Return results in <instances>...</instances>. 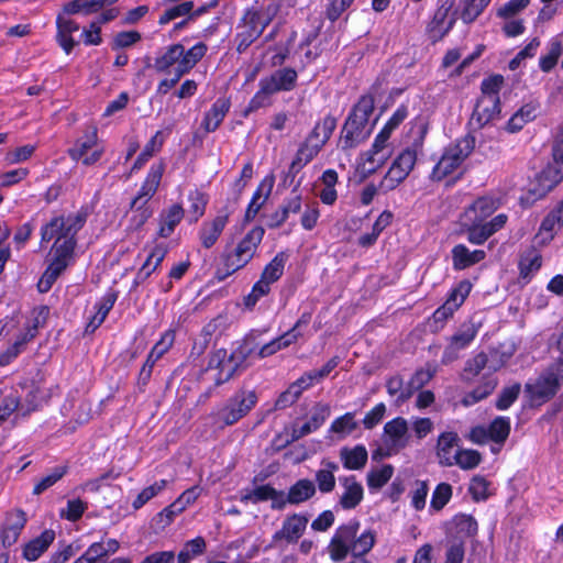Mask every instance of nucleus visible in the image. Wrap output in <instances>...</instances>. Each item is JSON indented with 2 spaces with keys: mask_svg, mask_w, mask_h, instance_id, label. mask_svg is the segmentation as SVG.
Here are the masks:
<instances>
[{
  "mask_svg": "<svg viewBox=\"0 0 563 563\" xmlns=\"http://www.w3.org/2000/svg\"><path fill=\"white\" fill-rule=\"evenodd\" d=\"M85 222L86 213L84 212H77L75 214H69L67 218H64L66 240L63 243H58L56 245V258L52 260L43 273L41 279L38 280L37 288L40 292H47L59 277V275L68 266L69 260L71 258L76 246L75 235L82 228Z\"/></svg>",
  "mask_w": 563,
  "mask_h": 563,
  "instance_id": "obj_1",
  "label": "nucleus"
},
{
  "mask_svg": "<svg viewBox=\"0 0 563 563\" xmlns=\"http://www.w3.org/2000/svg\"><path fill=\"white\" fill-rule=\"evenodd\" d=\"M207 45L202 42L197 43L189 49L180 43L166 47L165 52L155 58L153 68L157 73H169L173 68L174 75L183 77L188 74L198 62L206 55Z\"/></svg>",
  "mask_w": 563,
  "mask_h": 563,
  "instance_id": "obj_2",
  "label": "nucleus"
},
{
  "mask_svg": "<svg viewBox=\"0 0 563 563\" xmlns=\"http://www.w3.org/2000/svg\"><path fill=\"white\" fill-rule=\"evenodd\" d=\"M374 109L372 96L366 95L358 99L341 131L340 142L343 150L353 148L369 136L372 129H367V125Z\"/></svg>",
  "mask_w": 563,
  "mask_h": 563,
  "instance_id": "obj_3",
  "label": "nucleus"
},
{
  "mask_svg": "<svg viewBox=\"0 0 563 563\" xmlns=\"http://www.w3.org/2000/svg\"><path fill=\"white\" fill-rule=\"evenodd\" d=\"M253 349L244 341L231 353L225 349H219L211 353L208 363V369H216V386L229 382L236 373L245 368L244 363L252 354Z\"/></svg>",
  "mask_w": 563,
  "mask_h": 563,
  "instance_id": "obj_4",
  "label": "nucleus"
},
{
  "mask_svg": "<svg viewBox=\"0 0 563 563\" xmlns=\"http://www.w3.org/2000/svg\"><path fill=\"white\" fill-rule=\"evenodd\" d=\"M563 380V356L552 363L533 383H527V393L533 406H541L555 396Z\"/></svg>",
  "mask_w": 563,
  "mask_h": 563,
  "instance_id": "obj_5",
  "label": "nucleus"
},
{
  "mask_svg": "<svg viewBox=\"0 0 563 563\" xmlns=\"http://www.w3.org/2000/svg\"><path fill=\"white\" fill-rule=\"evenodd\" d=\"M475 147V137L471 134L459 139L454 144L446 146L431 173V179L441 181L453 174L471 155Z\"/></svg>",
  "mask_w": 563,
  "mask_h": 563,
  "instance_id": "obj_6",
  "label": "nucleus"
},
{
  "mask_svg": "<svg viewBox=\"0 0 563 563\" xmlns=\"http://www.w3.org/2000/svg\"><path fill=\"white\" fill-rule=\"evenodd\" d=\"M264 229L255 227L239 242L236 247L224 256L227 275L243 268L254 256L264 236Z\"/></svg>",
  "mask_w": 563,
  "mask_h": 563,
  "instance_id": "obj_7",
  "label": "nucleus"
},
{
  "mask_svg": "<svg viewBox=\"0 0 563 563\" xmlns=\"http://www.w3.org/2000/svg\"><path fill=\"white\" fill-rule=\"evenodd\" d=\"M272 18L258 10L249 9L238 24L235 41L238 51L244 52L271 23Z\"/></svg>",
  "mask_w": 563,
  "mask_h": 563,
  "instance_id": "obj_8",
  "label": "nucleus"
},
{
  "mask_svg": "<svg viewBox=\"0 0 563 563\" xmlns=\"http://www.w3.org/2000/svg\"><path fill=\"white\" fill-rule=\"evenodd\" d=\"M256 402L257 396L255 391L240 389L218 411V419L225 426H232L245 417Z\"/></svg>",
  "mask_w": 563,
  "mask_h": 563,
  "instance_id": "obj_9",
  "label": "nucleus"
},
{
  "mask_svg": "<svg viewBox=\"0 0 563 563\" xmlns=\"http://www.w3.org/2000/svg\"><path fill=\"white\" fill-rule=\"evenodd\" d=\"M358 528L360 522L357 520H350L346 525L336 529L328 548L333 561L341 562L347 556Z\"/></svg>",
  "mask_w": 563,
  "mask_h": 563,
  "instance_id": "obj_10",
  "label": "nucleus"
},
{
  "mask_svg": "<svg viewBox=\"0 0 563 563\" xmlns=\"http://www.w3.org/2000/svg\"><path fill=\"white\" fill-rule=\"evenodd\" d=\"M472 289V284L468 280H462L449 295L445 302L439 307L432 316L435 323L444 322L453 316L461 305L464 302Z\"/></svg>",
  "mask_w": 563,
  "mask_h": 563,
  "instance_id": "obj_11",
  "label": "nucleus"
},
{
  "mask_svg": "<svg viewBox=\"0 0 563 563\" xmlns=\"http://www.w3.org/2000/svg\"><path fill=\"white\" fill-rule=\"evenodd\" d=\"M507 222L506 214H498L488 222H478L472 220L467 229V240L473 244H483L495 232L500 230Z\"/></svg>",
  "mask_w": 563,
  "mask_h": 563,
  "instance_id": "obj_12",
  "label": "nucleus"
},
{
  "mask_svg": "<svg viewBox=\"0 0 563 563\" xmlns=\"http://www.w3.org/2000/svg\"><path fill=\"white\" fill-rule=\"evenodd\" d=\"M164 169L165 165L163 163L152 165L137 196L131 201L130 208H134L137 205L147 206V202L159 187Z\"/></svg>",
  "mask_w": 563,
  "mask_h": 563,
  "instance_id": "obj_13",
  "label": "nucleus"
},
{
  "mask_svg": "<svg viewBox=\"0 0 563 563\" xmlns=\"http://www.w3.org/2000/svg\"><path fill=\"white\" fill-rule=\"evenodd\" d=\"M500 115V100L492 99V97H479L473 114L472 121H474L478 128L499 119Z\"/></svg>",
  "mask_w": 563,
  "mask_h": 563,
  "instance_id": "obj_14",
  "label": "nucleus"
},
{
  "mask_svg": "<svg viewBox=\"0 0 563 563\" xmlns=\"http://www.w3.org/2000/svg\"><path fill=\"white\" fill-rule=\"evenodd\" d=\"M308 519L301 515H292L287 517L280 530L276 531L273 536V541L285 539L289 543H295L302 536L306 530Z\"/></svg>",
  "mask_w": 563,
  "mask_h": 563,
  "instance_id": "obj_15",
  "label": "nucleus"
},
{
  "mask_svg": "<svg viewBox=\"0 0 563 563\" xmlns=\"http://www.w3.org/2000/svg\"><path fill=\"white\" fill-rule=\"evenodd\" d=\"M322 147H323V144L319 141L310 142V141L305 140L300 144V146L295 155V158L292 159V162L289 166L287 177L294 178L296 176V174H298L305 165H307L309 162H311L318 155V153L321 151Z\"/></svg>",
  "mask_w": 563,
  "mask_h": 563,
  "instance_id": "obj_16",
  "label": "nucleus"
},
{
  "mask_svg": "<svg viewBox=\"0 0 563 563\" xmlns=\"http://www.w3.org/2000/svg\"><path fill=\"white\" fill-rule=\"evenodd\" d=\"M453 4L454 0H445L435 11L429 24V30L433 33L434 37L441 38L452 29L455 20L451 18L448 21V18Z\"/></svg>",
  "mask_w": 563,
  "mask_h": 563,
  "instance_id": "obj_17",
  "label": "nucleus"
},
{
  "mask_svg": "<svg viewBox=\"0 0 563 563\" xmlns=\"http://www.w3.org/2000/svg\"><path fill=\"white\" fill-rule=\"evenodd\" d=\"M229 219L228 212L219 213L212 221L205 222L199 236L203 247L210 249L218 241Z\"/></svg>",
  "mask_w": 563,
  "mask_h": 563,
  "instance_id": "obj_18",
  "label": "nucleus"
},
{
  "mask_svg": "<svg viewBox=\"0 0 563 563\" xmlns=\"http://www.w3.org/2000/svg\"><path fill=\"white\" fill-rule=\"evenodd\" d=\"M330 415V407L323 404H317L312 409L311 418L300 428H295L291 432V440L297 441L312 431L319 429Z\"/></svg>",
  "mask_w": 563,
  "mask_h": 563,
  "instance_id": "obj_19",
  "label": "nucleus"
},
{
  "mask_svg": "<svg viewBox=\"0 0 563 563\" xmlns=\"http://www.w3.org/2000/svg\"><path fill=\"white\" fill-rule=\"evenodd\" d=\"M261 80L267 86L266 89L273 93L282 90L288 91L296 85L297 73L292 68H283L276 70L269 77L262 78Z\"/></svg>",
  "mask_w": 563,
  "mask_h": 563,
  "instance_id": "obj_20",
  "label": "nucleus"
},
{
  "mask_svg": "<svg viewBox=\"0 0 563 563\" xmlns=\"http://www.w3.org/2000/svg\"><path fill=\"white\" fill-rule=\"evenodd\" d=\"M408 422L402 417H397L384 426V433L388 438L390 448L402 449L407 445L406 435Z\"/></svg>",
  "mask_w": 563,
  "mask_h": 563,
  "instance_id": "obj_21",
  "label": "nucleus"
},
{
  "mask_svg": "<svg viewBox=\"0 0 563 563\" xmlns=\"http://www.w3.org/2000/svg\"><path fill=\"white\" fill-rule=\"evenodd\" d=\"M230 101L224 98H219L211 107V109L206 112L203 120L201 122V126L205 129L207 133L216 131L227 113L230 110Z\"/></svg>",
  "mask_w": 563,
  "mask_h": 563,
  "instance_id": "obj_22",
  "label": "nucleus"
},
{
  "mask_svg": "<svg viewBox=\"0 0 563 563\" xmlns=\"http://www.w3.org/2000/svg\"><path fill=\"white\" fill-rule=\"evenodd\" d=\"M344 493L340 497V505L343 509L355 508L363 499V487L354 476H346L340 479Z\"/></svg>",
  "mask_w": 563,
  "mask_h": 563,
  "instance_id": "obj_23",
  "label": "nucleus"
},
{
  "mask_svg": "<svg viewBox=\"0 0 563 563\" xmlns=\"http://www.w3.org/2000/svg\"><path fill=\"white\" fill-rule=\"evenodd\" d=\"M486 256L485 251H470L465 245L457 244L452 250L453 266L455 269H465L483 261Z\"/></svg>",
  "mask_w": 563,
  "mask_h": 563,
  "instance_id": "obj_24",
  "label": "nucleus"
},
{
  "mask_svg": "<svg viewBox=\"0 0 563 563\" xmlns=\"http://www.w3.org/2000/svg\"><path fill=\"white\" fill-rule=\"evenodd\" d=\"M55 540V532L51 529L44 530L38 537L31 540L23 549V558L27 561L37 560Z\"/></svg>",
  "mask_w": 563,
  "mask_h": 563,
  "instance_id": "obj_25",
  "label": "nucleus"
},
{
  "mask_svg": "<svg viewBox=\"0 0 563 563\" xmlns=\"http://www.w3.org/2000/svg\"><path fill=\"white\" fill-rule=\"evenodd\" d=\"M486 367H488V369L492 372H496L500 368V365L498 363L492 362L486 353L481 352L465 363L463 379L467 382L472 380Z\"/></svg>",
  "mask_w": 563,
  "mask_h": 563,
  "instance_id": "obj_26",
  "label": "nucleus"
},
{
  "mask_svg": "<svg viewBox=\"0 0 563 563\" xmlns=\"http://www.w3.org/2000/svg\"><path fill=\"white\" fill-rule=\"evenodd\" d=\"M184 209L180 205L175 203L167 210L163 211L159 216L161 227L158 235L161 238H168L173 234L175 228L180 223L184 218Z\"/></svg>",
  "mask_w": 563,
  "mask_h": 563,
  "instance_id": "obj_27",
  "label": "nucleus"
},
{
  "mask_svg": "<svg viewBox=\"0 0 563 563\" xmlns=\"http://www.w3.org/2000/svg\"><path fill=\"white\" fill-rule=\"evenodd\" d=\"M497 385L498 379L495 376L485 375L482 383L463 397L462 404L466 407L477 404L487 398L496 389Z\"/></svg>",
  "mask_w": 563,
  "mask_h": 563,
  "instance_id": "obj_28",
  "label": "nucleus"
},
{
  "mask_svg": "<svg viewBox=\"0 0 563 563\" xmlns=\"http://www.w3.org/2000/svg\"><path fill=\"white\" fill-rule=\"evenodd\" d=\"M340 459L345 468L362 470L366 465L368 454L364 445H356L352 449L345 446L340 450Z\"/></svg>",
  "mask_w": 563,
  "mask_h": 563,
  "instance_id": "obj_29",
  "label": "nucleus"
},
{
  "mask_svg": "<svg viewBox=\"0 0 563 563\" xmlns=\"http://www.w3.org/2000/svg\"><path fill=\"white\" fill-rule=\"evenodd\" d=\"M321 466L322 467L316 472V483L321 493L328 494L335 487L334 473L339 470V465L332 461L322 460Z\"/></svg>",
  "mask_w": 563,
  "mask_h": 563,
  "instance_id": "obj_30",
  "label": "nucleus"
},
{
  "mask_svg": "<svg viewBox=\"0 0 563 563\" xmlns=\"http://www.w3.org/2000/svg\"><path fill=\"white\" fill-rule=\"evenodd\" d=\"M317 488L312 481L302 478L289 487L288 503L290 505L302 504L316 495Z\"/></svg>",
  "mask_w": 563,
  "mask_h": 563,
  "instance_id": "obj_31",
  "label": "nucleus"
},
{
  "mask_svg": "<svg viewBox=\"0 0 563 563\" xmlns=\"http://www.w3.org/2000/svg\"><path fill=\"white\" fill-rule=\"evenodd\" d=\"M459 435L455 432H443L439 439L437 444V454L440 460V464L445 466H452L454 454H452V450L457 445Z\"/></svg>",
  "mask_w": 563,
  "mask_h": 563,
  "instance_id": "obj_32",
  "label": "nucleus"
},
{
  "mask_svg": "<svg viewBox=\"0 0 563 563\" xmlns=\"http://www.w3.org/2000/svg\"><path fill=\"white\" fill-rule=\"evenodd\" d=\"M64 230V217L53 218L43 229H42V242H49L55 239V243L53 244L52 252L53 258H56V245L58 243H63L66 240V234Z\"/></svg>",
  "mask_w": 563,
  "mask_h": 563,
  "instance_id": "obj_33",
  "label": "nucleus"
},
{
  "mask_svg": "<svg viewBox=\"0 0 563 563\" xmlns=\"http://www.w3.org/2000/svg\"><path fill=\"white\" fill-rule=\"evenodd\" d=\"M541 265L542 256L540 252L533 246L528 247L520 256V276L525 279L529 278L533 273L540 269Z\"/></svg>",
  "mask_w": 563,
  "mask_h": 563,
  "instance_id": "obj_34",
  "label": "nucleus"
},
{
  "mask_svg": "<svg viewBox=\"0 0 563 563\" xmlns=\"http://www.w3.org/2000/svg\"><path fill=\"white\" fill-rule=\"evenodd\" d=\"M563 223V201H561L558 207L551 211L541 222L539 232L536 238H539L545 234V238L542 239V242L550 241L554 236V230L556 227Z\"/></svg>",
  "mask_w": 563,
  "mask_h": 563,
  "instance_id": "obj_35",
  "label": "nucleus"
},
{
  "mask_svg": "<svg viewBox=\"0 0 563 563\" xmlns=\"http://www.w3.org/2000/svg\"><path fill=\"white\" fill-rule=\"evenodd\" d=\"M478 331L477 325L467 321L461 324L457 331L451 336L450 349L461 350L466 347L476 336Z\"/></svg>",
  "mask_w": 563,
  "mask_h": 563,
  "instance_id": "obj_36",
  "label": "nucleus"
},
{
  "mask_svg": "<svg viewBox=\"0 0 563 563\" xmlns=\"http://www.w3.org/2000/svg\"><path fill=\"white\" fill-rule=\"evenodd\" d=\"M497 209L496 202L493 198L481 197L467 209L466 216L471 220L485 222Z\"/></svg>",
  "mask_w": 563,
  "mask_h": 563,
  "instance_id": "obj_37",
  "label": "nucleus"
},
{
  "mask_svg": "<svg viewBox=\"0 0 563 563\" xmlns=\"http://www.w3.org/2000/svg\"><path fill=\"white\" fill-rule=\"evenodd\" d=\"M287 260V253H277L275 257L264 267L261 274V278L271 285L277 282L284 274V268Z\"/></svg>",
  "mask_w": 563,
  "mask_h": 563,
  "instance_id": "obj_38",
  "label": "nucleus"
},
{
  "mask_svg": "<svg viewBox=\"0 0 563 563\" xmlns=\"http://www.w3.org/2000/svg\"><path fill=\"white\" fill-rule=\"evenodd\" d=\"M487 430L489 440L503 445L510 433V421L506 417H497L489 423Z\"/></svg>",
  "mask_w": 563,
  "mask_h": 563,
  "instance_id": "obj_39",
  "label": "nucleus"
},
{
  "mask_svg": "<svg viewBox=\"0 0 563 563\" xmlns=\"http://www.w3.org/2000/svg\"><path fill=\"white\" fill-rule=\"evenodd\" d=\"M207 548L202 537H197L187 541L177 555L178 563H189L194 558L205 553Z\"/></svg>",
  "mask_w": 563,
  "mask_h": 563,
  "instance_id": "obj_40",
  "label": "nucleus"
},
{
  "mask_svg": "<svg viewBox=\"0 0 563 563\" xmlns=\"http://www.w3.org/2000/svg\"><path fill=\"white\" fill-rule=\"evenodd\" d=\"M394 474V467L386 464L380 468H372L366 476L369 489L378 490L385 486Z\"/></svg>",
  "mask_w": 563,
  "mask_h": 563,
  "instance_id": "obj_41",
  "label": "nucleus"
},
{
  "mask_svg": "<svg viewBox=\"0 0 563 563\" xmlns=\"http://www.w3.org/2000/svg\"><path fill=\"white\" fill-rule=\"evenodd\" d=\"M97 128H92L91 133L86 135V140H78L75 146L68 150V155L74 161H79L97 144Z\"/></svg>",
  "mask_w": 563,
  "mask_h": 563,
  "instance_id": "obj_42",
  "label": "nucleus"
},
{
  "mask_svg": "<svg viewBox=\"0 0 563 563\" xmlns=\"http://www.w3.org/2000/svg\"><path fill=\"white\" fill-rule=\"evenodd\" d=\"M188 199V212L191 217V221L197 222L205 214L208 202L207 196L199 190H194L189 194Z\"/></svg>",
  "mask_w": 563,
  "mask_h": 563,
  "instance_id": "obj_43",
  "label": "nucleus"
},
{
  "mask_svg": "<svg viewBox=\"0 0 563 563\" xmlns=\"http://www.w3.org/2000/svg\"><path fill=\"white\" fill-rule=\"evenodd\" d=\"M120 548L115 539H109L106 542H95L88 549V555L95 558L98 562L109 554L115 553Z\"/></svg>",
  "mask_w": 563,
  "mask_h": 563,
  "instance_id": "obj_44",
  "label": "nucleus"
},
{
  "mask_svg": "<svg viewBox=\"0 0 563 563\" xmlns=\"http://www.w3.org/2000/svg\"><path fill=\"white\" fill-rule=\"evenodd\" d=\"M174 339V331H166L162 339L153 346L145 362L154 366L155 362L159 360L173 345Z\"/></svg>",
  "mask_w": 563,
  "mask_h": 563,
  "instance_id": "obj_45",
  "label": "nucleus"
},
{
  "mask_svg": "<svg viewBox=\"0 0 563 563\" xmlns=\"http://www.w3.org/2000/svg\"><path fill=\"white\" fill-rule=\"evenodd\" d=\"M482 461V455L476 450H457L454 454L453 464L463 470H473Z\"/></svg>",
  "mask_w": 563,
  "mask_h": 563,
  "instance_id": "obj_46",
  "label": "nucleus"
},
{
  "mask_svg": "<svg viewBox=\"0 0 563 563\" xmlns=\"http://www.w3.org/2000/svg\"><path fill=\"white\" fill-rule=\"evenodd\" d=\"M387 393L390 396H398V401L404 402L412 396V389L408 385L404 387V379L399 375L391 376L386 383Z\"/></svg>",
  "mask_w": 563,
  "mask_h": 563,
  "instance_id": "obj_47",
  "label": "nucleus"
},
{
  "mask_svg": "<svg viewBox=\"0 0 563 563\" xmlns=\"http://www.w3.org/2000/svg\"><path fill=\"white\" fill-rule=\"evenodd\" d=\"M408 176L398 169L395 165L391 164L388 172L379 183L378 188L383 192H388L394 190L397 186H399Z\"/></svg>",
  "mask_w": 563,
  "mask_h": 563,
  "instance_id": "obj_48",
  "label": "nucleus"
},
{
  "mask_svg": "<svg viewBox=\"0 0 563 563\" xmlns=\"http://www.w3.org/2000/svg\"><path fill=\"white\" fill-rule=\"evenodd\" d=\"M374 542V534L369 531L364 532L358 538L355 537L351 544L350 552H352L354 559L364 558L373 548Z\"/></svg>",
  "mask_w": 563,
  "mask_h": 563,
  "instance_id": "obj_49",
  "label": "nucleus"
},
{
  "mask_svg": "<svg viewBox=\"0 0 563 563\" xmlns=\"http://www.w3.org/2000/svg\"><path fill=\"white\" fill-rule=\"evenodd\" d=\"M68 467L66 465L56 466L53 471L44 476L33 488L34 495H40L54 484H56L67 473Z\"/></svg>",
  "mask_w": 563,
  "mask_h": 563,
  "instance_id": "obj_50",
  "label": "nucleus"
},
{
  "mask_svg": "<svg viewBox=\"0 0 563 563\" xmlns=\"http://www.w3.org/2000/svg\"><path fill=\"white\" fill-rule=\"evenodd\" d=\"M159 136L161 131L156 132V134L147 142L142 153L135 159L133 169L141 168L143 164L153 156L154 152L158 151L162 147L163 139H159Z\"/></svg>",
  "mask_w": 563,
  "mask_h": 563,
  "instance_id": "obj_51",
  "label": "nucleus"
},
{
  "mask_svg": "<svg viewBox=\"0 0 563 563\" xmlns=\"http://www.w3.org/2000/svg\"><path fill=\"white\" fill-rule=\"evenodd\" d=\"M357 428V422L354 419V413L347 412L339 418H336L331 424V432L338 433L341 435H346L352 433Z\"/></svg>",
  "mask_w": 563,
  "mask_h": 563,
  "instance_id": "obj_52",
  "label": "nucleus"
},
{
  "mask_svg": "<svg viewBox=\"0 0 563 563\" xmlns=\"http://www.w3.org/2000/svg\"><path fill=\"white\" fill-rule=\"evenodd\" d=\"M167 485V481L161 479L159 482L154 483L153 485L145 487L134 499L132 506L134 509H140L143 507L148 500L155 497L158 493H161Z\"/></svg>",
  "mask_w": 563,
  "mask_h": 563,
  "instance_id": "obj_53",
  "label": "nucleus"
},
{
  "mask_svg": "<svg viewBox=\"0 0 563 563\" xmlns=\"http://www.w3.org/2000/svg\"><path fill=\"white\" fill-rule=\"evenodd\" d=\"M131 210L133 211L129 220V230L131 231L140 230L153 214V210L143 205H137L134 208H131Z\"/></svg>",
  "mask_w": 563,
  "mask_h": 563,
  "instance_id": "obj_54",
  "label": "nucleus"
},
{
  "mask_svg": "<svg viewBox=\"0 0 563 563\" xmlns=\"http://www.w3.org/2000/svg\"><path fill=\"white\" fill-rule=\"evenodd\" d=\"M417 162V152L411 147L405 148L393 162L398 169L405 173L407 176L413 169Z\"/></svg>",
  "mask_w": 563,
  "mask_h": 563,
  "instance_id": "obj_55",
  "label": "nucleus"
},
{
  "mask_svg": "<svg viewBox=\"0 0 563 563\" xmlns=\"http://www.w3.org/2000/svg\"><path fill=\"white\" fill-rule=\"evenodd\" d=\"M452 497V487L448 483L439 484L431 498V508L439 511L441 510Z\"/></svg>",
  "mask_w": 563,
  "mask_h": 563,
  "instance_id": "obj_56",
  "label": "nucleus"
},
{
  "mask_svg": "<svg viewBox=\"0 0 563 563\" xmlns=\"http://www.w3.org/2000/svg\"><path fill=\"white\" fill-rule=\"evenodd\" d=\"M194 9V2L192 1H185L178 5H175L170 9H167L161 16H159V20H158V23L161 25H164V24H167L169 23L170 21L179 18V16H183V15H187V14H190L191 11Z\"/></svg>",
  "mask_w": 563,
  "mask_h": 563,
  "instance_id": "obj_57",
  "label": "nucleus"
},
{
  "mask_svg": "<svg viewBox=\"0 0 563 563\" xmlns=\"http://www.w3.org/2000/svg\"><path fill=\"white\" fill-rule=\"evenodd\" d=\"M504 85V77L501 75L490 76L482 81L481 91L482 97H492V99H499V91Z\"/></svg>",
  "mask_w": 563,
  "mask_h": 563,
  "instance_id": "obj_58",
  "label": "nucleus"
},
{
  "mask_svg": "<svg viewBox=\"0 0 563 563\" xmlns=\"http://www.w3.org/2000/svg\"><path fill=\"white\" fill-rule=\"evenodd\" d=\"M520 390L521 386L518 383L514 384L512 386L503 388L497 398L496 407L499 410L508 409L517 400Z\"/></svg>",
  "mask_w": 563,
  "mask_h": 563,
  "instance_id": "obj_59",
  "label": "nucleus"
},
{
  "mask_svg": "<svg viewBox=\"0 0 563 563\" xmlns=\"http://www.w3.org/2000/svg\"><path fill=\"white\" fill-rule=\"evenodd\" d=\"M271 291V284L260 278L256 282L251 290V292L244 298V305L247 308H253L256 302L264 296L268 295Z\"/></svg>",
  "mask_w": 563,
  "mask_h": 563,
  "instance_id": "obj_60",
  "label": "nucleus"
},
{
  "mask_svg": "<svg viewBox=\"0 0 563 563\" xmlns=\"http://www.w3.org/2000/svg\"><path fill=\"white\" fill-rule=\"evenodd\" d=\"M26 520V514L22 509H15L7 514L3 527L21 534Z\"/></svg>",
  "mask_w": 563,
  "mask_h": 563,
  "instance_id": "obj_61",
  "label": "nucleus"
},
{
  "mask_svg": "<svg viewBox=\"0 0 563 563\" xmlns=\"http://www.w3.org/2000/svg\"><path fill=\"white\" fill-rule=\"evenodd\" d=\"M454 523L460 533L473 537L477 533V522L471 515L461 514L455 516Z\"/></svg>",
  "mask_w": 563,
  "mask_h": 563,
  "instance_id": "obj_62",
  "label": "nucleus"
},
{
  "mask_svg": "<svg viewBox=\"0 0 563 563\" xmlns=\"http://www.w3.org/2000/svg\"><path fill=\"white\" fill-rule=\"evenodd\" d=\"M561 53V43L559 41L552 42L549 53L540 58V68L545 73L550 71L556 65Z\"/></svg>",
  "mask_w": 563,
  "mask_h": 563,
  "instance_id": "obj_63",
  "label": "nucleus"
},
{
  "mask_svg": "<svg viewBox=\"0 0 563 563\" xmlns=\"http://www.w3.org/2000/svg\"><path fill=\"white\" fill-rule=\"evenodd\" d=\"M86 509L87 504L81 499H71L68 500L66 510L60 511V517L66 518L69 521H77L81 518Z\"/></svg>",
  "mask_w": 563,
  "mask_h": 563,
  "instance_id": "obj_64",
  "label": "nucleus"
}]
</instances>
